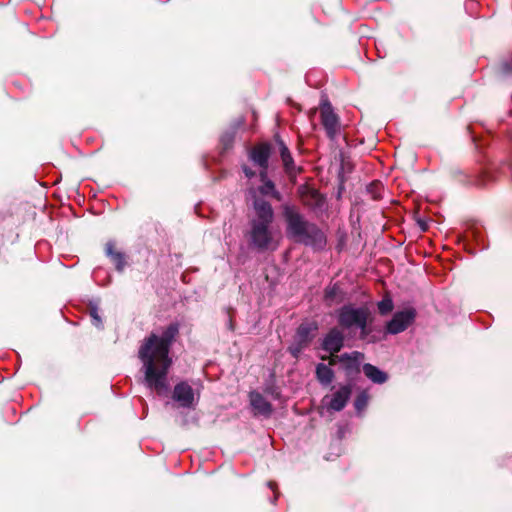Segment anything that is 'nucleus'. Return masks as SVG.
I'll return each instance as SVG.
<instances>
[{"instance_id": "20", "label": "nucleus", "mask_w": 512, "mask_h": 512, "mask_svg": "<svg viewBox=\"0 0 512 512\" xmlns=\"http://www.w3.org/2000/svg\"><path fill=\"white\" fill-rule=\"evenodd\" d=\"M340 293L341 289L338 284L330 285L325 289V300L330 303L335 302Z\"/></svg>"}, {"instance_id": "19", "label": "nucleus", "mask_w": 512, "mask_h": 512, "mask_svg": "<svg viewBox=\"0 0 512 512\" xmlns=\"http://www.w3.org/2000/svg\"><path fill=\"white\" fill-rule=\"evenodd\" d=\"M369 395L366 391L360 392L355 401L354 407L358 414H360L368 405Z\"/></svg>"}, {"instance_id": "6", "label": "nucleus", "mask_w": 512, "mask_h": 512, "mask_svg": "<svg viewBox=\"0 0 512 512\" xmlns=\"http://www.w3.org/2000/svg\"><path fill=\"white\" fill-rule=\"evenodd\" d=\"M321 123L327 137L335 140L340 132V121L338 115L333 111L332 105L325 100L321 104Z\"/></svg>"}, {"instance_id": "13", "label": "nucleus", "mask_w": 512, "mask_h": 512, "mask_svg": "<svg viewBox=\"0 0 512 512\" xmlns=\"http://www.w3.org/2000/svg\"><path fill=\"white\" fill-rule=\"evenodd\" d=\"M317 330L318 325L316 322L302 323L297 328L294 339L308 346Z\"/></svg>"}, {"instance_id": "16", "label": "nucleus", "mask_w": 512, "mask_h": 512, "mask_svg": "<svg viewBox=\"0 0 512 512\" xmlns=\"http://www.w3.org/2000/svg\"><path fill=\"white\" fill-rule=\"evenodd\" d=\"M260 180L263 183L259 187V192L263 195H271L273 198L280 200V193L275 189L273 181L268 179L267 171H260Z\"/></svg>"}, {"instance_id": "4", "label": "nucleus", "mask_w": 512, "mask_h": 512, "mask_svg": "<svg viewBox=\"0 0 512 512\" xmlns=\"http://www.w3.org/2000/svg\"><path fill=\"white\" fill-rule=\"evenodd\" d=\"M370 312L366 307H355L351 304L344 305L337 311V322L345 330L360 331V338L366 339L370 333L368 321Z\"/></svg>"}, {"instance_id": "17", "label": "nucleus", "mask_w": 512, "mask_h": 512, "mask_svg": "<svg viewBox=\"0 0 512 512\" xmlns=\"http://www.w3.org/2000/svg\"><path fill=\"white\" fill-rule=\"evenodd\" d=\"M106 255L111 259V261L114 263L117 271L122 272L125 267V256L122 252H117L114 250V243L108 242L106 244Z\"/></svg>"}, {"instance_id": "27", "label": "nucleus", "mask_w": 512, "mask_h": 512, "mask_svg": "<svg viewBox=\"0 0 512 512\" xmlns=\"http://www.w3.org/2000/svg\"><path fill=\"white\" fill-rule=\"evenodd\" d=\"M267 485H268V487H269L271 490H273V491H274V490H275V488H276V483H275V482L269 481V482L267 483Z\"/></svg>"}, {"instance_id": "11", "label": "nucleus", "mask_w": 512, "mask_h": 512, "mask_svg": "<svg viewBox=\"0 0 512 512\" xmlns=\"http://www.w3.org/2000/svg\"><path fill=\"white\" fill-rule=\"evenodd\" d=\"M249 400L255 414L264 417H269L272 414L273 408L271 403L267 401L261 393L257 391L250 392Z\"/></svg>"}, {"instance_id": "2", "label": "nucleus", "mask_w": 512, "mask_h": 512, "mask_svg": "<svg viewBox=\"0 0 512 512\" xmlns=\"http://www.w3.org/2000/svg\"><path fill=\"white\" fill-rule=\"evenodd\" d=\"M282 213L289 239L315 250H322L326 246L324 232L315 223L309 222L295 205L284 204Z\"/></svg>"}, {"instance_id": "18", "label": "nucleus", "mask_w": 512, "mask_h": 512, "mask_svg": "<svg viewBox=\"0 0 512 512\" xmlns=\"http://www.w3.org/2000/svg\"><path fill=\"white\" fill-rule=\"evenodd\" d=\"M277 143L279 145L280 157L283 162L284 169L290 174L295 170L294 160L286 144L280 139L277 140Z\"/></svg>"}, {"instance_id": "25", "label": "nucleus", "mask_w": 512, "mask_h": 512, "mask_svg": "<svg viewBox=\"0 0 512 512\" xmlns=\"http://www.w3.org/2000/svg\"><path fill=\"white\" fill-rule=\"evenodd\" d=\"M501 70L503 75L505 76L512 75V58L509 61H505L502 63Z\"/></svg>"}, {"instance_id": "21", "label": "nucleus", "mask_w": 512, "mask_h": 512, "mask_svg": "<svg viewBox=\"0 0 512 512\" xmlns=\"http://www.w3.org/2000/svg\"><path fill=\"white\" fill-rule=\"evenodd\" d=\"M90 317H91L92 324L95 327H97V328L103 327L102 319L99 316L98 307L96 305H93V304L90 305Z\"/></svg>"}, {"instance_id": "29", "label": "nucleus", "mask_w": 512, "mask_h": 512, "mask_svg": "<svg viewBox=\"0 0 512 512\" xmlns=\"http://www.w3.org/2000/svg\"><path fill=\"white\" fill-rule=\"evenodd\" d=\"M276 499H277V495L274 496V499L272 500V502L274 503Z\"/></svg>"}, {"instance_id": "28", "label": "nucleus", "mask_w": 512, "mask_h": 512, "mask_svg": "<svg viewBox=\"0 0 512 512\" xmlns=\"http://www.w3.org/2000/svg\"><path fill=\"white\" fill-rule=\"evenodd\" d=\"M229 327H230L231 330L233 329V325H232L231 321L229 322Z\"/></svg>"}, {"instance_id": "5", "label": "nucleus", "mask_w": 512, "mask_h": 512, "mask_svg": "<svg viewBox=\"0 0 512 512\" xmlns=\"http://www.w3.org/2000/svg\"><path fill=\"white\" fill-rule=\"evenodd\" d=\"M364 358L365 357L362 352L353 351L332 357L330 359V364L333 365L336 362H339L346 376L348 378H353L360 373V367Z\"/></svg>"}, {"instance_id": "10", "label": "nucleus", "mask_w": 512, "mask_h": 512, "mask_svg": "<svg viewBox=\"0 0 512 512\" xmlns=\"http://www.w3.org/2000/svg\"><path fill=\"white\" fill-rule=\"evenodd\" d=\"M352 394V386L350 384L341 385L339 389L333 393L329 403L330 410L339 412L343 410Z\"/></svg>"}, {"instance_id": "8", "label": "nucleus", "mask_w": 512, "mask_h": 512, "mask_svg": "<svg viewBox=\"0 0 512 512\" xmlns=\"http://www.w3.org/2000/svg\"><path fill=\"white\" fill-rule=\"evenodd\" d=\"M172 399L181 408L191 409L196 405L194 390L187 382L182 381L174 386Z\"/></svg>"}, {"instance_id": "9", "label": "nucleus", "mask_w": 512, "mask_h": 512, "mask_svg": "<svg viewBox=\"0 0 512 512\" xmlns=\"http://www.w3.org/2000/svg\"><path fill=\"white\" fill-rule=\"evenodd\" d=\"M344 340L345 338L343 332L339 328L333 327L324 336L321 343V348L331 355H334L343 348Z\"/></svg>"}, {"instance_id": "26", "label": "nucleus", "mask_w": 512, "mask_h": 512, "mask_svg": "<svg viewBox=\"0 0 512 512\" xmlns=\"http://www.w3.org/2000/svg\"><path fill=\"white\" fill-rule=\"evenodd\" d=\"M242 170H243V172H244L245 176H246L247 178H249V179L255 176V172H254L251 168H249L248 166H246V165H244V166L242 167Z\"/></svg>"}, {"instance_id": "15", "label": "nucleus", "mask_w": 512, "mask_h": 512, "mask_svg": "<svg viewBox=\"0 0 512 512\" xmlns=\"http://www.w3.org/2000/svg\"><path fill=\"white\" fill-rule=\"evenodd\" d=\"M363 372L369 380L376 384H383L388 379V375L384 371L369 363L363 365Z\"/></svg>"}, {"instance_id": "24", "label": "nucleus", "mask_w": 512, "mask_h": 512, "mask_svg": "<svg viewBox=\"0 0 512 512\" xmlns=\"http://www.w3.org/2000/svg\"><path fill=\"white\" fill-rule=\"evenodd\" d=\"M233 140H234V132H226L225 134H223L221 137V143H222L224 149L230 148Z\"/></svg>"}, {"instance_id": "22", "label": "nucleus", "mask_w": 512, "mask_h": 512, "mask_svg": "<svg viewBox=\"0 0 512 512\" xmlns=\"http://www.w3.org/2000/svg\"><path fill=\"white\" fill-rule=\"evenodd\" d=\"M378 310L382 315H386L393 309V302L390 298H384L378 302Z\"/></svg>"}, {"instance_id": "12", "label": "nucleus", "mask_w": 512, "mask_h": 512, "mask_svg": "<svg viewBox=\"0 0 512 512\" xmlns=\"http://www.w3.org/2000/svg\"><path fill=\"white\" fill-rule=\"evenodd\" d=\"M269 157L270 147L266 144L256 146L249 152V159L259 166L261 171H267Z\"/></svg>"}, {"instance_id": "23", "label": "nucleus", "mask_w": 512, "mask_h": 512, "mask_svg": "<svg viewBox=\"0 0 512 512\" xmlns=\"http://www.w3.org/2000/svg\"><path fill=\"white\" fill-rule=\"evenodd\" d=\"M305 347H307L306 344L294 339V342L289 347V352L293 355V357L298 358Z\"/></svg>"}, {"instance_id": "3", "label": "nucleus", "mask_w": 512, "mask_h": 512, "mask_svg": "<svg viewBox=\"0 0 512 512\" xmlns=\"http://www.w3.org/2000/svg\"><path fill=\"white\" fill-rule=\"evenodd\" d=\"M254 215L250 219L249 244L258 251L274 250L278 246L273 230L274 211L263 198L253 201Z\"/></svg>"}, {"instance_id": "14", "label": "nucleus", "mask_w": 512, "mask_h": 512, "mask_svg": "<svg viewBox=\"0 0 512 512\" xmlns=\"http://www.w3.org/2000/svg\"><path fill=\"white\" fill-rule=\"evenodd\" d=\"M315 374L318 382L325 387L329 386L335 378L334 371L324 363L316 365Z\"/></svg>"}, {"instance_id": "7", "label": "nucleus", "mask_w": 512, "mask_h": 512, "mask_svg": "<svg viewBox=\"0 0 512 512\" xmlns=\"http://www.w3.org/2000/svg\"><path fill=\"white\" fill-rule=\"evenodd\" d=\"M415 317L416 312L412 308L396 312L386 325L387 333L395 335L403 332L413 323Z\"/></svg>"}, {"instance_id": "1", "label": "nucleus", "mask_w": 512, "mask_h": 512, "mask_svg": "<svg viewBox=\"0 0 512 512\" xmlns=\"http://www.w3.org/2000/svg\"><path fill=\"white\" fill-rule=\"evenodd\" d=\"M178 333L179 325L171 323L160 334L152 332L145 337L138 350L144 384L159 396L169 391L168 373L172 365L169 353Z\"/></svg>"}]
</instances>
